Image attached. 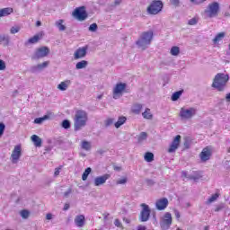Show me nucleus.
I'll use <instances>...</instances> for the list:
<instances>
[{
  "label": "nucleus",
  "instance_id": "obj_7",
  "mask_svg": "<svg viewBox=\"0 0 230 230\" xmlns=\"http://www.w3.org/2000/svg\"><path fill=\"white\" fill-rule=\"evenodd\" d=\"M140 206L142 210L140 212L139 220L140 222H148L150 220V213H152V210L150 209V207L145 203H142Z\"/></svg>",
  "mask_w": 230,
  "mask_h": 230
},
{
  "label": "nucleus",
  "instance_id": "obj_27",
  "mask_svg": "<svg viewBox=\"0 0 230 230\" xmlns=\"http://www.w3.org/2000/svg\"><path fill=\"white\" fill-rule=\"evenodd\" d=\"M55 24L59 31H66V25H64V20H58L56 22Z\"/></svg>",
  "mask_w": 230,
  "mask_h": 230
},
{
  "label": "nucleus",
  "instance_id": "obj_36",
  "mask_svg": "<svg viewBox=\"0 0 230 230\" xmlns=\"http://www.w3.org/2000/svg\"><path fill=\"white\" fill-rule=\"evenodd\" d=\"M179 53H181V49H179V47H172L171 49V55H172L173 57H177Z\"/></svg>",
  "mask_w": 230,
  "mask_h": 230
},
{
  "label": "nucleus",
  "instance_id": "obj_4",
  "mask_svg": "<svg viewBox=\"0 0 230 230\" xmlns=\"http://www.w3.org/2000/svg\"><path fill=\"white\" fill-rule=\"evenodd\" d=\"M218 12H220V4L213 2L208 4L203 14L206 19H213V17H217L218 15Z\"/></svg>",
  "mask_w": 230,
  "mask_h": 230
},
{
  "label": "nucleus",
  "instance_id": "obj_40",
  "mask_svg": "<svg viewBox=\"0 0 230 230\" xmlns=\"http://www.w3.org/2000/svg\"><path fill=\"white\" fill-rule=\"evenodd\" d=\"M20 215H21L22 218L26 219V218H28L30 217V211H28V210H22L20 212Z\"/></svg>",
  "mask_w": 230,
  "mask_h": 230
},
{
  "label": "nucleus",
  "instance_id": "obj_60",
  "mask_svg": "<svg viewBox=\"0 0 230 230\" xmlns=\"http://www.w3.org/2000/svg\"><path fill=\"white\" fill-rule=\"evenodd\" d=\"M114 4L115 6L121 4V0H115Z\"/></svg>",
  "mask_w": 230,
  "mask_h": 230
},
{
  "label": "nucleus",
  "instance_id": "obj_25",
  "mask_svg": "<svg viewBox=\"0 0 230 230\" xmlns=\"http://www.w3.org/2000/svg\"><path fill=\"white\" fill-rule=\"evenodd\" d=\"M40 39V38H39V35H35L25 42V46H30V44H37Z\"/></svg>",
  "mask_w": 230,
  "mask_h": 230
},
{
  "label": "nucleus",
  "instance_id": "obj_18",
  "mask_svg": "<svg viewBox=\"0 0 230 230\" xmlns=\"http://www.w3.org/2000/svg\"><path fill=\"white\" fill-rule=\"evenodd\" d=\"M199 157L202 163H206V161H209L211 158V149L209 147H205L199 155Z\"/></svg>",
  "mask_w": 230,
  "mask_h": 230
},
{
  "label": "nucleus",
  "instance_id": "obj_33",
  "mask_svg": "<svg viewBox=\"0 0 230 230\" xmlns=\"http://www.w3.org/2000/svg\"><path fill=\"white\" fill-rule=\"evenodd\" d=\"M91 172H93V169H91V167H88L84 170L82 175L83 181H87V177H89V175L91 174Z\"/></svg>",
  "mask_w": 230,
  "mask_h": 230
},
{
  "label": "nucleus",
  "instance_id": "obj_48",
  "mask_svg": "<svg viewBox=\"0 0 230 230\" xmlns=\"http://www.w3.org/2000/svg\"><path fill=\"white\" fill-rule=\"evenodd\" d=\"M6 69V63L3 59H0V71H4Z\"/></svg>",
  "mask_w": 230,
  "mask_h": 230
},
{
  "label": "nucleus",
  "instance_id": "obj_57",
  "mask_svg": "<svg viewBox=\"0 0 230 230\" xmlns=\"http://www.w3.org/2000/svg\"><path fill=\"white\" fill-rule=\"evenodd\" d=\"M69 208H70L69 203H66L64 205L63 211H67V209H69Z\"/></svg>",
  "mask_w": 230,
  "mask_h": 230
},
{
  "label": "nucleus",
  "instance_id": "obj_8",
  "mask_svg": "<svg viewBox=\"0 0 230 230\" xmlns=\"http://www.w3.org/2000/svg\"><path fill=\"white\" fill-rule=\"evenodd\" d=\"M171 226H172V214L170 212H166L160 220V227L163 230H168L170 229Z\"/></svg>",
  "mask_w": 230,
  "mask_h": 230
},
{
  "label": "nucleus",
  "instance_id": "obj_55",
  "mask_svg": "<svg viewBox=\"0 0 230 230\" xmlns=\"http://www.w3.org/2000/svg\"><path fill=\"white\" fill-rule=\"evenodd\" d=\"M146 184L147 186H154V184H155V182L154 181V180H146Z\"/></svg>",
  "mask_w": 230,
  "mask_h": 230
},
{
  "label": "nucleus",
  "instance_id": "obj_46",
  "mask_svg": "<svg viewBox=\"0 0 230 230\" xmlns=\"http://www.w3.org/2000/svg\"><path fill=\"white\" fill-rule=\"evenodd\" d=\"M96 30H98V24L96 23H92L90 26H89V31H96Z\"/></svg>",
  "mask_w": 230,
  "mask_h": 230
},
{
  "label": "nucleus",
  "instance_id": "obj_39",
  "mask_svg": "<svg viewBox=\"0 0 230 230\" xmlns=\"http://www.w3.org/2000/svg\"><path fill=\"white\" fill-rule=\"evenodd\" d=\"M45 119H48V116L47 115H45L42 118H36L34 119V123H36L37 125H40V123H42V121H44Z\"/></svg>",
  "mask_w": 230,
  "mask_h": 230
},
{
  "label": "nucleus",
  "instance_id": "obj_63",
  "mask_svg": "<svg viewBox=\"0 0 230 230\" xmlns=\"http://www.w3.org/2000/svg\"><path fill=\"white\" fill-rule=\"evenodd\" d=\"M204 230H209V226H205Z\"/></svg>",
  "mask_w": 230,
  "mask_h": 230
},
{
  "label": "nucleus",
  "instance_id": "obj_21",
  "mask_svg": "<svg viewBox=\"0 0 230 230\" xmlns=\"http://www.w3.org/2000/svg\"><path fill=\"white\" fill-rule=\"evenodd\" d=\"M4 43V46H10V35L2 34L0 35V44Z\"/></svg>",
  "mask_w": 230,
  "mask_h": 230
},
{
  "label": "nucleus",
  "instance_id": "obj_38",
  "mask_svg": "<svg viewBox=\"0 0 230 230\" xmlns=\"http://www.w3.org/2000/svg\"><path fill=\"white\" fill-rule=\"evenodd\" d=\"M19 31H21V27L20 26H13L11 29H10V33L12 35H15V33H19Z\"/></svg>",
  "mask_w": 230,
  "mask_h": 230
},
{
  "label": "nucleus",
  "instance_id": "obj_32",
  "mask_svg": "<svg viewBox=\"0 0 230 230\" xmlns=\"http://www.w3.org/2000/svg\"><path fill=\"white\" fill-rule=\"evenodd\" d=\"M143 118H145V119H152L153 115L150 112V109L146 108V111L142 113Z\"/></svg>",
  "mask_w": 230,
  "mask_h": 230
},
{
  "label": "nucleus",
  "instance_id": "obj_5",
  "mask_svg": "<svg viewBox=\"0 0 230 230\" xmlns=\"http://www.w3.org/2000/svg\"><path fill=\"white\" fill-rule=\"evenodd\" d=\"M197 115V108L190 107L187 108H181L180 110V118L181 119H191L193 116Z\"/></svg>",
  "mask_w": 230,
  "mask_h": 230
},
{
  "label": "nucleus",
  "instance_id": "obj_44",
  "mask_svg": "<svg viewBox=\"0 0 230 230\" xmlns=\"http://www.w3.org/2000/svg\"><path fill=\"white\" fill-rule=\"evenodd\" d=\"M6 128V125L4 123L0 122V137L4 134V130Z\"/></svg>",
  "mask_w": 230,
  "mask_h": 230
},
{
  "label": "nucleus",
  "instance_id": "obj_14",
  "mask_svg": "<svg viewBox=\"0 0 230 230\" xmlns=\"http://www.w3.org/2000/svg\"><path fill=\"white\" fill-rule=\"evenodd\" d=\"M155 208L158 209V211H163L168 208V199L162 198L160 199H157L155 202Z\"/></svg>",
  "mask_w": 230,
  "mask_h": 230
},
{
  "label": "nucleus",
  "instance_id": "obj_16",
  "mask_svg": "<svg viewBox=\"0 0 230 230\" xmlns=\"http://www.w3.org/2000/svg\"><path fill=\"white\" fill-rule=\"evenodd\" d=\"M49 66V61H45L42 64H38L36 66H32L30 68L31 73H40L43 69H46Z\"/></svg>",
  "mask_w": 230,
  "mask_h": 230
},
{
  "label": "nucleus",
  "instance_id": "obj_61",
  "mask_svg": "<svg viewBox=\"0 0 230 230\" xmlns=\"http://www.w3.org/2000/svg\"><path fill=\"white\" fill-rule=\"evenodd\" d=\"M226 102H230V93L226 94Z\"/></svg>",
  "mask_w": 230,
  "mask_h": 230
},
{
  "label": "nucleus",
  "instance_id": "obj_3",
  "mask_svg": "<svg viewBox=\"0 0 230 230\" xmlns=\"http://www.w3.org/2000/svg\"><path fill=\"white\" fill-rule=\"evenodd\" d=\"M154 39V31H144L139 36L138 40L136 41L137 48L141 49H146L150 44H152V40Z\"/></svg>",
  "mask_w": 230,
  "mask_h": 230
},
{
  "label": "nucleus",
  "instance_id": "obj_1",
  "mask_svg": "<svg viewBox=\"0 0 230 230\" xmlns=\"http://www.w3.org/2000/svg\"><path fill=\"white\" fill-rule=\"evenodd\" d=\"M227 82H229V75L224 73H218L215 75L212 87L219 91L220 93L226 91L227 87Z\"/></svg>",
  "mask_w": 230,
  "mask_h": 230
},
{
  "label": "nucleus",
  "instance_id": "obj_41",
  "mask_svg": "<svg viewBox=\"0 0 230 230\" xmlns=\"http://www.w3.org/2000/svg\"><path fill=\"white\" fill-rule=\"evenodd\" d=\"M217 199H218V194H214L212 195L207 201L208 204H211L212 202H215V200H217Z\"/></svg>",
  "mask_w": 230,
  "mask_h": 230
},
{
  "label": "nucleus",
  "instance_id": "obj_53",
  "mask_svg": "<svg viewBox=\"0 0 230 230\" xmlns=\"http://www.w3.org/2000/svg\"><path fill=\"white\" fill-rule=\"evenodd\" d=\"M73 190L72 189H68L66 192H64V197H66V199H67V197H69V195H71Z\"/></svg>",
  "mask_w": 230,
  "mask_h": 230
},
{
  "label": "nucleus",
  "instance_id": "obj_37",
  "mask_svg": "<svg viewBox=\"0 0 230 230\" xmlns=\"http://www.w3.org/2000/svg\"><path fill=\"white\" fill-rule=\"evenodd\" d=\"M82 148L83 150H91V142L88 141H83L82 142Z\"/></svg>",
  "mask_w": 230,
  "mask_h": 230
},
{
  "label": "nucleus",
  "instance_id": "obj_54",
  "mask_svg": "<svg viewBox=\"0 0 230 230\" xmlns=\"http://www.w3.org/2000/svg\"><path fill=\"white\" fill-rule=\"evenodd\" d=\"M114 225L116 227H121V221H119V219H115Z\"/></svg>",
  "mask_w": 230,
  "mask_h": 230
},
{
  "label": "nucleus",
  "instance_id": "obj_2",
  "mask_svg": "<svg viewBox=\"0 0 230 230\" xmlns=\"http://www.w3.org/2000/svg\"><path fill=\"white\" fill-rule=\"evenodd\" d=\"M89 120V116L87 112L84 110H79L75 111V115L74 118V128L75 131L82 130L84 127L87 125V121Z\"/></svg>",
  "mask_w": 230,
  "mask_h": 230
},
{
  "label": "nucleus",
  "instance_id": "obj_15",
  "mask_svg": "<svg viewBox=\"0 0 230 230\" xmlns=\"http://www.w3.org/2000/svg\"><path fill=\"white\" fill-rule=\"evenodd\" d=\"M87 49H88L87 46L77 49L74 53L75 60H79V58H84V57L87 55Z\"/></svg>",
  "mask_w": 230,
  "mask_h": 230
},
{
  "label": "nucleus",
  "instance_id": "obj_34",
  "mask_svg": "<svg viewBox=\"0 0 230 230\" xmlns=\"http://www.w3.org/2000/svg\"><path fill=\"white\" fill-rule=\"evenodd\" d=\"M226 37V33L224 32H220L218 33L213 40L214 44H217V42H220V40H222V39H224Z\"/></svg>",
  "mask_w": 230,
  "mask_h": 230
},
{
  "label": "nucleus",
  "instance_id": "obj_13",
  "mask_svg": "<svg viewBox=\"0 0 230 230\" xmlns=\"http://www.w3.org/2000/svg\"><path fill=\"white\" fill-rule=\"evenodd\" d=\"M75 17L79 19V21H85L87 19V12H85V9L84 7H79L75 10L74 12Z\"/></svg>",
  "mask_w": 230,
  "mask_h": 230
},
{
  "label": "nucleus",
  "instance_id": "obj_9",
  "mask_svg": "<svg viewBox=\"0 0 230 230\" xmlns=\"http://www.w3.org/2000/svg\"><path fill=\"white\" fill-rule=\"evenodd\" d=\"M49 55V49L48 47L39 48L32 56V60H39V58H44Z\"/></svg>",
  "mask_w": 230,
  "mask_h": 230
},
{
  "label": "nucleus",
  "instance_id": "obj_20",
  "mask_svg": "<svg viewBox=\"0 0 230 230\" xmlns=\"http://www.w3.org/2000/svg\"><path fill=\"white\" fill-rule=\"evenodd\" d=\"M70 84H71V80H66L64 82H61L58 85V89H59V91H67V87H69Z\"/></svg>",
  "mask_w": 230,
  "mask_h": 230
},
{
  "label": "nucleus",
  "instance_id": "obj_17",
  "mask_svg": "<svg viewBox=\"0 0 230 230\" xmlns=\"http://www.w3.org/2000/svg\"><path fill=\"white\" fill-rule=\"evenodd\" d=\"M110 178H111L110 174H104L102 176H98L94 179L93 184H94V186H102V185L105 184L107 182V181H109Z\"/></svg>",
  "mask_w": 230,
  "mask_h": 230
},
{
  "label": "nucleus",
  "instance_id": "obj_49",
  "mask_svg": "<svg viewBox=\"0 0 230 230\" xmlns=\"http://www.w3.org/2000/svg\"><path fill=\"white\" fill-rule=\"evenodd\" d=\"M114 123V119H108L105 120V127H111Z\"/></svg>",
  "mask_w": 230,
  "mask_h": 230
},
{
  "label": "nucleus",
  "instance_id": "obj_22",
  "mask_svg": "<svg viewBox=\"0 0 230 230\" xmlns=\"http://www.w3.org/2000/svg\"><path fill=\"white\" fill-rule=\"evenodd\" d=\"M10 13H13V9L10 7L0 9V17H6L10 15Z\"/></svg>",
  "mask_w": 230,
  "mask_h": 230
},
{
  "label": "nucleus",
  "instance_id": "obj_62",
  "mask_svg": "<svg viewBox=\"0 0 230 230\" xmlns=\"http://www.w3.org/2000/svg\"><path fill=\"white\" fill-rule=\"evenodd\" d=\"M42 23L40 22V21H38L37 22H36V26H40Z\"/></svg>",
  "mask_w": 230,
  "mask_h": 230
},
{
  "label": "nucleus",
  "instance_id": "obj_11",
  "mask_svg": "<svg viewBox=\"0 0 230 230\" xmlns=\"http://www.w3.org/2000/svg\"><path fill=\"white\" fill-rule=\"evenodd\" d=\"M127 89V84L125 83H119L113 89V98L114 100H118L123 94V91Z\"/></svg>",
  "mask_w": 230,
  "mask_h": 230
},
{
  "label": "nucleus",
  "instance_id": "obj_35",
  "mask_svg": "<svg viewBox=\"0 0 230 230\" xmlns=\"http://www.w3.org/2000/svg\"><path fill=\"white\" fill-rule=\"evenodd\" d=\"M144 158L146 163H152V161H154V155L153 153L147 152L146 153Z\"/></svg>",
  "mask_w": 230,
  "mask_h": 230
},
{
  "label": "nucleus",
  "instance_id": "obj_23",
  "mask_svg": "<svg viewBox=\"0 0 230 230\" xmlns=\"http://www.w3.org/2000/svg\"><path fill=\"white\" fill-rule=\"evenodd\" d=\"M31 139L32 143H34V146H42V139L39 136L32 135L31 137Z\"/></svg>",
  "mask_w": 230,
  "mask_h": 230
},
{
  "label": "nucleus",
  "instance_id": "obj_30",
  "mask_svg": "<svg viewBox=\"0 0 230 230\" xmlns=\"http://www.w3.org/2000/svg\"><path fill=\"white\" fill-rule=\"evenodd\" d=\"M126 121H127L126 117H119L118 121L115 123V128H119V127H121V125H123Z\"/></svg>",
  "mask_w": 230,
  "mask_h": 230
},
{
  "label": "nucleus",
  "instance_id": "obj_51",
  "mask_svg": "<svg viewBox=\"0 0 230 230\" xmlns=\"http://www.w3.org/2000/svg\"><path fill=\"white\" fill-rule=\"evenodd\" d=\"M127 181H128V179L126 177L119 179L117 181V184H127Z\"/></svg>",
  "mask_w": 230,
  "mask_h": 230
},
{
  "label": "nucleus",
  "instance_id": "obj_28",
  "mask_svg": "<svg viewBox=\"0 0 230 230\" xmlns=\"http://www.w3.org/2000/svg\"><path fill=\"white\" fill-rule=\"evenodd\" d=\"M146 139H148V134L146 132H141L138 136H137V141L138 143H143V141H146Z\"/></svg>",
  "mask_w": 230,
  "mask_h": 230
},
{
  "label": "nucleus",
  "instance_id": "obj_31",
  "mask_svg": "<svg viewBox=\"0 0 230 230\" xmlns=\"http://www.w3.org/2000/svg\"><path fill=\"white\" fill-rule=\"evenodd\" d=\"M182 176L187 177V179H190L191 181H199V179H200V176L199 175H188V172H182Z\"/></svg>",
  "mask_w": 230,
  "mask_h": 230
},
{
  "label": "nucleus",
  "instance_id": "obj_50",
  "mask_svg": "<svg viewBox=\"0 0 230 230\" xmlns=\"http://www.w3.org/2000/svg\"><path fill=\"white\" fill-rule=\"evenodd\" d=\"M207 0H190L192 4H202V3H206Z\"/></svg>",
  "mask_w": 230,
  "mask_h": 230
},
{
  "label": "nucleus",
  "instance_id": "obj_29",
  "mask_svg": "<svg viewBox=\"0 0 230 230\" xmlns=\"http://www.w3.org/2000/svg\"><path fill=\"white\" fill-rule=\"evenodd\" d=\"M87 61L82 60L75 65V69H84V67H87Z\"/></svg>",
  "mask_w": 230,
  "mask_h": 230
},
{
  "label": "nucleus",
  "instance_id": "obj_43",
  "mask_svg": "<svg viewBox=\"0 0 230 230\" xmlns=\"http://www.w3.org/2000/svg\"><path fill=\"white\" fill-rule=\"evenodd\" d=\"M198 22H199V19L191 18L190 20H189L188 24L190 26H195V24H197Z\"/></svg>",
  "mask_w": 230,
  "mask_h": 230
},
{
  "label": "nucleus",
  "instance_id": "obj_42",
  "mask_svg": "<svg viewBox=\"0 0 230 230\" xmlns=\"http://www.w3.org/2000/svg\"><path fill=\"white\" fill-rule=\"evenodd\" d=\"M63 128H71V122L67 119L63 120L62 122Z\"/></svg>",
  "mask_w": 230,
  "mask_h": 230
},
{
  "label": "nucleus",
  "instance_id": "obj_12",
  "mask_svg": "<svg viewBox=\"0 0 230 230\" xmlns=\"http://www.w3.org/2000/svg\"><path fill=\"white\" fill-rule=\"evenodd\" d=\"M181 135H178L174 137L167 150L169 154H173L174 152H177V148H179V146L181 145Z\"/></svg>",
  "mask_w": 230,
  "mask_h": 230
},
{
  "label": "nucleus",
  "instance_id": "obj_19",
  "mask_svg": "<svg viewBox=\"0 0 230 230\" xmlns=\"http://www.w3.org/2000/svg\"><path fill=\"white\" fill-rule=\"evenodd\" d=\"M75 224L77 227H84V224H85V217H84V215L75 217Z\"/></svg>",
  "mask_w": 230,
  "mask_h": 230
},
{
  "label": "nucleus",
  "instance_id": "obj_56",
  "mask_svg": "<svg viewBox=\"0 0 230 230\" xmlns=\"http://www.w3.org/2000/svg\"><path fill=\"white\" fill-rule=\"evenodd\" d=\"M174 215H175L177 220H179V218H181V212H179V210H174Z\"/></svg>",
  "mask_w": 230,
  "mask_h": 230
},
{
  "label": "nucleus",
  "instance_id": "obj_58",
  "mask_svg": "<svg viewBox=\"0 0 230 230\" xmlns=\"http://www.w3.org/2000/svg\"><path fill=\"white\" fill-rule=\"evenodd\" d=\"M47 220H51L53 218V215L51 213H49L46 215Z\"/></svg>",
  "mask_w": 230,
  "mask_h": 230
},
{
  "label": "nucleus",
  "instance_id": "obj_52",
  "mask_svg": "<svg viewBox=\"0 0 230 230\" xmlns=\"http://www.w3.org/2000/svg\"><path fill=\"white\" fill-rule=\"evenodd\" d=\"M60 170H62V167H58L55 169L54 177H58V175H60Z\"/></svg>",
  "mask_w": 230,
  "mask_h": 230
},
{
  "label": "nucleus",
  "instance_id": "obj_10",
  "mask_svg": "<svg viewBox=\"0 0 230 230\" xmlns=\"http://www.w3.org/2000/svg\"><path fill=\"white\" fill-rule=\"evenodd\" d=\"M22 155V153L21 145L15 146L11 155V161L13 164H17Z\"/></svg>",
  "mask_w": 230,
  "mask_h": 230
},
{
  "label": "nucleus",
  "instance_id": "obj_47",
  "mask_svg": "<svg viewBox=\"0 0 230 230\" xmlns=\"http://www.w3.org/2000/svg\"><path fill=\"white\" fill-rule=\"evenodd\" d=\"M224 208H225L224 203L217 205L215 208L216 213H218V211H222Z\"/></svg>",
  "mask_w": 230,
  "mask_h": 230
},
{
  "label": "nucleus",
  "instance_id": "obj_26",
  "mask_svg": "<svg viewBox=\"0 0 230 230\" xmlns=\"http://www.w3.org/2000/svg\"><path fill=\"white\" fill-rule=\"evenodd\" d=\"M182 93H184V90H180L178 92L173 93L171 97V100L172 102H177V100H179V98H181V96H182Z\"/></svg>",
  "mask_w": 230,
  "mask_h": 230
},
{
  "label": "nucleus",
  "instance_id": "obj_59",
  "mask_svg": "<svg viewBox=\"0 0 230 230\" xmlns=\"http://www.w3.org/2000/svg\"><path fill=\"white\" fill-rule=\"evenodd\" d=\"M137 230H146V226H138Z\"/></svg>",
  "mask_w": 230,
  "mask_h": 230
},
{
  "label": "nucleus",
  "instance_id": "obj_64",
  "mask_svg": "<svg viewBox=\"0 0 230 230\" xmlns=\"http://www.w3.org/2000/svg\"><path fill=\"white\" fill-rule=\"evenodd\" d=\"M114 170H120L119 167H114Z\"/></svg>",
  "mask_w": 230,
  "mask_h": 230
},
{
  "label": "nucleus",
  "instance_id": "obj_45",
  "mask_svg": "<svg viewBox=\"0 0 230 230\" xmlns=\"http://www.w3.org/2000/svg\"><path fill=\"white\" fill-rule=\"evenodd\" d=\"M171 4H172V6H175L176 8H178V6H181V0H170Z\"/></svg>",
  "mask_w": 230,
  "mask_h": 230
},
{
  "label": "nucleus",
  "instance_id": "obj_24",
  "mask_svg": "<svg viewBox=\"0 0 230 230\" xmlns=\"http://www.w3.org/2000/svg\"><path fill=\"white\" fill-rule=\"evenodd\" d=\"M142 109H143V104L135 103L133 104L131 111L133 114H140Z\"/></svg>",
  "mask_w": 230,
  "mask_h": 230
},
{
  "label": "nucleus",
  "instance_id": "obj_6",
  "mask_svg": "<svg viewBox=\"0 0 230 230\" xmlns=\"http://www.w3.org/2000/svg\"><path fill=\"white\" fill-rule=\"evenodd\" d=\"M163 10V2L157 0L153 1L151 4L147 7V13L150 15H157L159 12Z\"/></svg>",
  "mask_w": 230,
  "mask_h": 230
}]
</instances>
